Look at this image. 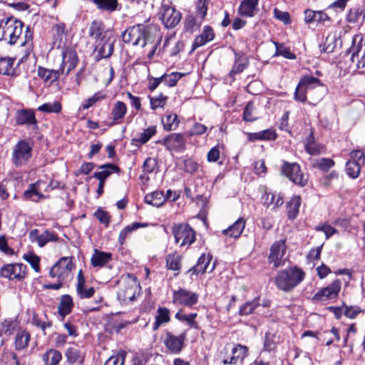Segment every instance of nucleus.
Listing matches in <instances>:
<instances>
[{
	"label": "nucleus",
	"instance_id": "1",
	"mask_svg": "<svg viewBox=\"0 0 365 365\" xmlns=\"http://www.w3.org/2000/svg\"><path fill=\"white\" fill-rule=\"evenodd\" d=\"M24 28V24L11 16L0 21V41L9 45L19 43L21 46H34V30L29 26Z\"/></svg>",
	"mask_w": 365,
	"mask_h": 365
},
{
	"label": "nucleus",
	"instance_id": "2",
	"mask_svg": "<svg viewBox=\"0 0 365 365\" xmlns=\"http://www.w3.org/2000/svg\"><path fill=\"white\" fill-rule=\"evenodd\" d=\"M73 257H61L50 269L49 277L56 278V283H47L43 285L44 289L58 290L61 289L76 265L73 262Z\"/></svg>",
	"mask_w": 365,
	"mask_h": 365
},
{
	"label": "nucleus",
	"instance_id": "3",
	"mask_svg": "<svg viewBox=\"0 0 365 365\" xmlns=\"http://www.w3.org/2000/svg\"><path fill=\"white\" fill-rule=\"evenodd\" d=\"M304 271L297 265L279 271L274 278L277 287L289 292L297 287L305 278Z\"/></svg>",
	"mask_w": 365,
	"mask_h": 365
},
{
	"label": "nucleus",
	"instance_id": "4",
	"mask_svg": "<svg viewBox=\"0 0 365 365\" xmlns=\"http://www.w3.org/2000/svg\"><path fill=\"white\" fill-rule=\"evenodd\" d=\"M343 58L349 68H363L365 66V41L360 34L353 36L351 46L348 48Z\"/></svg>",
	"mask_w": 365,
	"mask_h": 365
},
{
	"label": "nucleus",
	"instance_id": "5",
	"mask_svg": "<svg viewBox=\"0 0 365 365\" xmlns=\"http://www.w3.org/2000/svg\"><path fill=\"white\" fill-rule=\"evenodd\" d=\"M125 43L145 47L151 39V28L148 25L137 24L128 27L122 34Z\"/></svg>",
	"mask_w": 365,
	"mask_h": 365
},
{
	"label": "nucleus",
	"instance_id": "6",
	"mask_svg": "<svg viewBox=\"0 0 365 365\" xmlns=\"http://www.w3.org/2000/svg\"><path fill=\"white\" fill-rule=\"evenodd\" d=\"M119 286L117 292L118 299L123 303L133 301L136 297V292L140 284L133 274L128 273L121 276L118 281Z\"/></svg>",
	"mask_w": 365,
	"mask_h": 365
},
{
	"label": "nucleus",
	"instance_id": "7",
	"mask_svg": "<svg viewBox=\"0 0 365 365\" xmlns=\"http://www.w3.org/2000/svg\"><path fill=\"white\" fill-rule=\"evenodd\" d=\"M34 143L27 139L19 140L13 148L11 161L16 167L26 165L32 158Z\"/></svg>",
	"mask_w": 365,
	"mask_h": 365
},
{
	"label": "nucleus",
	"instance_id": "8",
	"mask_svg": "<svg viewBox=\"0 0 365 365\" xmlns=\"http://www.w3.org/2000/svg\"><path fill=\"white\" fill-rule=\"evenodd\" d=\"M175 242L180 247H190L196 241V231L187 222L175 223L171 228Z\"/></svg>",
	"mask_w": 365,
	"mask_h": 365
},
{
	"label": "nucleus",
	"instance_id": "9",
	"mask_svg": "<svg viewBox=\"0 0 365 365\" xmlns=\"http://www.w3.org/2000/svg\"><path fill=\"white\" fill-rule=\"evenodd\" d=\"M186 136L185 133H173L158 140L155 143L163 145L170 152L182 153L186 150Z\"/></svg>",
	"mask_w": 365,
	"mask_h": 365
},
{
	"label": "nucleus",
	"instance_id": "10",
	"mask_svg": "<svg viewBox=\"0 0 365 365\" xmlns=\"http://www.w3.org/2000/svg\"><path fill=\"white\" fill-rule=\"evenodd\" d=\"M172 302L177 306L192 308L198 303L199 294L185 288L179 287L172 292Z\"/></svg>",
	"mask_w": 365,
	"mask_h": 365
},
{
	"label": "nucleus",
	"instance_id": "11",
	"mask_svg": "<svg viewBox=\"0 0 365 365\" xmlns=\"http://www.w3.org/2000/svg\"><path fill=\"white\" fill-rule=\"evenodd\" d=\"M281 173L293 183L300 187H305L308 184V179L304 178L300 165L297 163H289L283 160Z\"/></svg>",
	"mask_w": 365,
	"mask_h": 365
},
{
	"label": "nucleus",
	"instance_id": "12",
	"mask_svg": "<svg viewBox=\"0 0 365 365\" xmlns=\"http://www.w3.org/2000/svg\"><path fill=\"white\" fill-rule=\"evenodd\" d=\"M160 19L168 29L175 28L180 21L182 14L171 2L163 4L159 11Z\"/></svg>",
	"mask_w": 365,
	"mask_h": 365
},
{
	"label": "nucleus",
	"instance_id": "13",
	"mask_svg": "<svg viewBox=\"0 0 365 365\" xmlns=\"http://www.w3.org/2000/svg\"><path fill=\"white\" fill-rule=\"evenodd\" d=\"M0 276L9 280L22 281L27 276V267L23 263L4 264L0 269Z\"/></svg>",
	"mask_w": 365,
	"mask_h": 365
},
{
	"label": "nucleus",
	"instance_id": "14",
	"mask_svg": "<svg viewBox=\"0 0 365 365\" xmlns=\"http://www.w3.org/2000/svg\"><path fill=\"white\" fill-rule=\"evenodd\" d=\"M341 288V282L340 279H336L331 284L317 292L311 300L314 303H318L336 299L339 297Z\"/></svg>",
	"mask_w": 365,
	"mask_h": 365
},
{
	"label": "nucleus",
	"instance_id": "15",
	"mask_svg": "<svg viewBox=\"0 0 365 365\" xmlns=\"http://www.w3.org/2000/svg\"><path fill=\"white\" fill-rule=\"evenodd\" d=\"M187 331L185 330L180 334L176 336L170 331L165 333L163 344L168 352L179 354L185 346Z\"/></svg>",
	"mask_w": 365,
	"mask_h": 365
},
{
	"label": "nucleus",
	"instance_id": "16",
	"mask_svg": "<svg viewBox=\"0 0 365 365\" xmlns=\"http://www.w3.org/2000/svg\"><path fill=\"white\" fill-rule=\"evenodd\" d=\"M79 62V58L76 51L71 46L63 48L62 60L59 65L64 76L67 77L69 73L73 71Z\"/></svg>",
	"mask_w": 365,
	"mask_h": 365
},
{
	"label": "nucleus",
	"instance_id": "17",
	"mask_svg": "<svg viewBox=\"0 0 365 365\" xmlns=\"http://www.w3.org/2000/svg\"><path fill=\"white\" fill-rule=\"evenodd\" d=\"M37 76L45 86L50 87L59 86L60 77L64 76V74L59 67L58 69H53L38 66L37 67Z\"/></svg>",
	"mask_w": 365,
	"mask_h": 365
},
{
	"label": "nucleus",
	"instance_id": "18",
	"mask_svg": "<svg viewBox=\"0 0 365 365\" xmlns=\"http://www.w3.org/2000/svg\"><path fill=\"white\" fill-rule=\"evenodd\" d=\"M286 240L275 241L270 247V252L268 256V262L273 264L274 268L284 264L283 257L286 253Z\"/></svg>",
	"mask_w": 365,
	"mask_h": 365
},
{
	"label": "nucleus",
	"instance_id": "19",
	"mask_svg": "<svg viewBox=\"0 0 365 365\" xmlns=\"http://www.w3.org/2000/svg\"><path fill=\"white\" fill-rule=\"evenodd\" d=\"M29 237L31 242H36L40 247H44L48 242L59 241L58 234L49 230L40 233L39 230L33 229L29 232Z\"/></svg>",
	"mask_w": 365,
	"mask_h": 365
},
{
	"label": "nucleus",
	"instance_id": "20",
	"mask_svg": "<svg viewBox=\"0 0 365 365\" xmlns=\"http://www.w3.org/2000/svg\"><path fill=\"white\" fill-rule=\"evenodd\" d=\"M212 259V255L210 253L202 254L200 257L198 258L196 264L192 266L191 268H190L187 273L190 274V276L192 275H198V274H203L205 272L211 273L213 272V270L215 268V262H214L210 269L209 265Z\"/></svg>",
	"mask_w": 365,
	"mask_h": 365
},
{
	"label": "nucleus",
	"instance_id": "21",
	"mask_svg": "<svg viewBox=\"0 0 365 365\" xmlns=\"http://www.w3.org/2000/svg\"><path fill=\"white\" fill-rule=\"evenodd\" d=\"M351 28L359 29L365 21V6L350 8L345 17Z\"/></svg>",
	"mask_w": 365,
	"mask_h": 365
},
{
	"label": "nucleus",
	"instance_id": "22",
	"mask_svg": "<svg viewBox=\"0 0 365 365\" xmlns=\"http://www.w3.org/2000/svg\"><path fill=\"white\" fill-rule=\"evenodd\" d=\"M42 185H46V181L38 180L35 182L29 185L28 189L23 192V199L26 201L38 203L42 200L48 198V196L41 192Z\"/></svg>",
	"mask_w": 365,
	"mask_h": 365
},
{
	"label": "nucleus",
	"instance_id": "23",
	"mask_svg": "<svg viewBox=\"0 0 365 365\" xmlns=\"http://www.w3.org/2000/svg\"><path fill=\"white\" fill-rule=\"evenodd\" d=\"M231 356H224L222 361L225 365L242 364L248 355V347L240 344H235L231 350Z\"/></svg>",
	"mask_w": 365,
	"mask_h": 365
},
{
	"label": "nucleus",
	"instance_id": "24",
	"mask_svg": "<svg viewBox=\"0 0 365 365\" xmlns=\"http://www.w3.org/2000/svg\"><path fill=\"white\" fill-rule=\"evenodd\" d=\"M96 43V45L94 48L96 61H99L103 58H108L113 55L114 52V41H110V38H106Z\"/></svg>",
	"mask_w": 365,
	"mask_h": 365
},
{
	"label": "nucleus",
	"instance_id": "25",
	"mask_svg": "<svg viewBox=\"0 0 365 365\" xmlns=\"http://www.w3.org/2000/svg\"><path fill=\"white\" fill-rule=\"evenodd\" d=\"M215 38V32L213 28L210 25L204 26L201 34L195 36L191 46L190 54L192 53L199 47L203 46L213 41Z\"/></svg>",
	"mask_w": 365,
	"mask_h": 365
},
{
	"label": "nucleus",
	"instance_id": "26",
	"mask_svg": "<svg viewBox=\"0 0 365 365\" xmlns=\"http://www.w3.org/2000/svg\"><path fill=\"white\" fill-rule=\"evenodd\" d=\"M235 55L234 63L232 69L229 72V77L233 81L235 80V76L242 73L250 66L249 58L242 51H236L233 50Z\"/></svg>",
	"mask_w": 365,
	"mask_h": 365
},
{
	"label": "nucleus",
	"instance_id": "27",
	"mask_svg": "<svg viewBox=\"0 0 365 365\" xmlns=\"http://www.w3.org/2000/svg\"><path fill=\"white\" fill-rule=\"evenodd\" d=\"M15 123L16 125H35L37 128L38 120L35 111L27 108L18 110L15 113Z\"/></svg>",
	"mask_w": 365,
	"mask_h": 365
},
{
	"label": "nucleus",
	"instance_id": "28",
	"mask_svg": "<svg viewBox=\"0 0 365 365\" xmlns=\"http://www.w3.org/2000/svg\"><path fill=\"white\" fill-rule=\"evenodd\" d=\"M76 291L80 299H89L92 297L96 292V289L93 287L89 288L86 287V278L82 269H80L77 274Z\"/></svg>",
	"mask_w": 365,
	"mask_h": 365
},
{
	"label": "nucleus",
	"instance_id": "29",
	"mask_svg": "<svg viewBox=\"0 0 365 365\" xmlns=\"http://www.w3.org/2000/svg\"><path fill=\"white\" fill-rule=\"evenodd\" d=\"M108 31L106 30L104 23L101 20H93L88 29V36L95 40V42L102 41L107 37Z\"/></svg>",
	"mask_w": 365,
	"mask_h": 365
},
{
	"label": "nucleus",
	"instance_id": "30",
	"mask_svg": "<svg viewBox=\"0 0 365 365\" xmlns=\"http://www.w3.org/2000/svg\"><path fill=\"white\" fill-rule=\"evenodd\" d=\"M128 111L126 104L120 101H116L111 109L110 116L112 121L108 124L111 127L120 124L125 118Z\"/></svg>",
	"mask_w": 365,
	"mask_h": 365
},
{
	"label": "nucleus",
	"instance_id": "31",
	"mask_svg": "<svg viewBox=\"0 0 365 365\" xmlns=\"http://www.w3.org/2000/svg\"><path fill=\"white\" fill-rule=\"evenodd\" d=\"M246 225V220L239 217L232 225L222 231L226 237L238 239L242 234Z\"/></svg>",
	"mask_w": 365,
	"mask_h": 365
},
{
	"label": "nucleus",
	"instance_id": "32",
	"mask_svg": "<svg viewBox=\"0 0 365 365\" xmlns=\"http://www.w3.org/2000/svg\"><path fill=\"white\" fill-rule=\"evenodd\" d=\"M74 307L73 297L70 294H66L61 297L57 310L62 321L72 312Z\"/></svg>",
	"mask_w": 365,
	"mask_h": 365
},
{
	"label": "nucleus",
	"instance_id": "33",
	"mask_svg": "<svg viewBox=\"0 0 365 365\" xmlns=\"http://www.w3.org/2000/svg\"><path fill=\"white\" fill-rule=\"evenodd\" d=\"M262 200L266 207L268 208L271 206H273L272 209L275 210L283 205L284 196L281 193L276 195L275 192L269 191L267 188H265L262 196Z\"/></svg>",
	"mask_w": 365,
	"mask_h": 365
},
{
	"label": "nucleus",
	"instance_id": "34",
	"mask_svg": "<svg viewBox=\"0 0 365 365\" xmlns=\"http://www.w3.org/2000/svg\"><path fill=\"white\" fill-rule=\"evenodd\" d=\"M304 21L308 24L313 23L324 24V22L331 20L328 14L323 11H313L307 9L304 11Z\"/></svg>",
	"mask_w": 365,
	"mask_h": 365
},
{
	"label": "nucleus",
	"instance_id": "35",
	"mask_svg": "<svg viewBox=\"0 0 365 365\" xmlns=\"http://www.w3.org/2000/svg\"><path fill=\"white\" fill-rule=\"evenodd\" d=\"M170 320V309L165 307H158L156 310L155 322L152 325V330L153 331L158 330L162 325L168 324Z\"/></svg>",
	"mask_w": 365,
	"mask_h": 365
},
{
	"label": "nucleus",
	"instance_id": "36",
	"mask_svg": "<svg viewBox=\"0 0 365 365\" xmlns=\"http://www.w3.org/2000/svg\"><path fill=\"white\" fill-rule=\"evenodd\" d=\"M101 171L96 172L91 178H96L97 180H102L106 182V179L109 178L112 173H121V169L119 166L113 163H106L99 166Z\"/></svg>",
	"mask_w": 365,
	"mask_h": 365
},
{
	"label": "nucleus",
	"instance_id": "37",
	"mask_svg": "<svg viewBox=\"0 0 365 365\" xmlns=\"http://www.w3.org/2000/svg\"><path fill=\"white\" fill-rule=\"evenodd\" d=\"M304 150L310 155H317L324 153L326 148L324 145L315 142L314 133L312 131L306 138Z\"/></svg>",
	"mask_w": 365,
	"mask_h": 365
},
{
	"label": "nucleus",
	"instance_id": "38",
	"mask_svg": "<svg viewBox=\"0 0 365 365\" xmlns=\"http://www.w3.org/2000/svg\"><path fill=\"white\" fill-rule=\"evenodd\" d=\"M31 341V334L26 329L16 333L14 346L16 351H20L25 350L28 348Z\"/></svg>",
	"mask_w": 365,
	"mask_h": 365
},
{
	"label": "nucleus",
	"instance_id": "39",
	"mask_svg": "<svg viewBox=\"0 0 365 365\" xmlns=\"http://www.w3.org/2000/svg\"><path fill=\"white\" fill-rule=\"evenodd\" d=\"M112 260L110 252L95 250L91 258V263L93 267H103Z\"/></svg>",
	"mask_w": 365,
	"mask_h": 365
},
{
	"label": "nucleus",
	"instance_id": "40",
	"mask_svg": "<svg viewBox=\"0 0 365 365\" xmlns=\"http://www.w3.org/2000/svg\"><path fill=\"white\" fill-rule=\"evenodd\" d=\"M197 316L198 314L197 312L186 314L184 313V309L182 308H180L175 313V318L182 323L185 322L190 328L199 329V324L196 321V318L197 317Z\"/></svg>",
	"mask_w": 365,
	"mask_h": 365
},
{
	"label": "nucleus",
	"instance_id": "41",
	"mask_svg": "<svg viewBox=\"0 0 365 365\" xmlns=\"http://www.w3.org/2000/svg\"><path fill=\"white\" fill-rule=\"evenodd\" d=\"M51 32L53 39V44L60 46L63 38L67 36L66 26L63 22L55 24L52 26Z\"/></svg>",
	"mask_w": 365,
	"mask_h": 365
},
{
	"label": "nucleus",
	"instance_id": "42",
	"mask_svg": "<svg viewBox=\"0 0 365 365\" xmlns=\"http://www.w3.org/2000/svg\"><path fill=\"white\" fill-rule=\"evenodd\" d=\"M148 225L149 224L148 222H135L131 225L125 226L119 233L118 242L120 245H123L125 243L126 239L130 233L140 228L147 227Z\"/></svg>",
	"mask_w": 365,
	"mask_h": 365
},
{
	"label": "nucleus",
	"instance_id": "43",
	"mask_svg": "<svg viewBox=\"0 0 365 365\" xmlns=\"http://www.w3.org/2000/svg\"><path fill=\"white\" fill-rule=\"evenodd\" d=\"M302 199L299 195H294L287 202V217L290 220H294L297 218L299 214V207L301 205Z\"/></svg>",
	"mask_w": 365,
	"mask_h": 365
},
{
	"label": "nucleus",
	"instance_id": "44",
	"mask_svg": "<svg viewBox=\"0 0 365 365\" xmlns=\"http://www.w3.org/2000/svg\"><path fill=\"white\" fill-rule=\"evenodd\" d=\"M260 295L255 297L252 300L243 303L239 309L238 314L240 317H247L255 313L257 308L260 306Z\"/></svg>",
	"mask_w": 365,
	"mask_h": 365
},
{
	"label": "nucleus",
	"instance_id": "45",
	"mask_svg": "<svg viewBox=\"0 0 365 365\" xmlns=\"http://www.w3.org/2000/svg\"><path fill=\"white\" fill-rule=\"evenodd\" d=\"M157 128L155 125H150L143 130L138 138H133L131 140V145L135 147H140L145 144L150 139L156 134Z\"/></svg>",
	"mask_w": 365,
	"mask_h": 365
},
{
	"label": "nucleus",
	"instance_id": "46",
	"mask_svg": "<svg viewBox=\"0 0 365 365\" xmlns=\"http://www.w3.org/2000/svg\"><path fill=\"white\" fill-rule=\"evenodd\" d=\"M144 200L148 205L159 207L166 202V197H165L163 191L155 190L147 194Z\"/></svg>",
	"mask_w": 365,
	"mask_h": 365
},
{
	"label": "nucleus",
	"instance_id": "47",
	"mask_svg": "<svg viewBox=\"0 0 365 365\" xmlns=\"http://www.w3.org/2000/svg\"><path fill=\"white\" fill-rule=\"evenodd\" d=\"M93 3L98 9L109 13L120 10L121 9L118 0H93Z\"/></svg>",
	"mask_w": 365,
	"mask_h": 365
},
{
	"label": "nucleus",
	"instance_id": "48",
	"mask_svg": "<svg viewBox=\"0 0 365 365\" xmlns=\"http://www.w3.org/2000/svg\"><path fill=\"white\" fill-rule=\"evenodd\" d=\"M182 255L177 252L170 253L165 257V267L169 270L180 271L182 267Z\"/></svg>",
	"mask_w": 365,
	"mask_h": 365
},
{
	"label": "nucleus",
	"instance_id": "49",
	"mask_svg": "<svg viewBox=\"0 0 365 365\" xmlns=\"http://www.w3.org/2000/svg\"><path fill=\"white\" fill-rule=\"evenodd\" d=\"M62 359L61 353L54 349H47L42 355L44 365H58Z\"/></svg>",
	"mask_w": 365,
	"mask_h": 365
},
{
	"label": "nucleus",
	"instance_id": "50",
	"mask_svg": "<svg viewBox=\"0 0 365 365\" xmlns=\"http://www.w3.org/2000/svg\"><path fill=\"white\" fill-rule=\"evenodd\" d=\"M163 130L170 132L176 130L180 125V120L177 114H167L161 118Z\"/></svg>",
	"mask_w": 365,
	"mask_h": 365
},
{
	"label": "nucleus",
	"instance_id": "51",
	"mask_svg": "<svg viewBox=\"0 0 365 365\" xmlns=\"http://www.w3.org/2000/svg\"><path fill=\"white\" fill-rule=\"evenodd\" d=\"M259 0H243L238 9V12L242 16L252 17L258 5Z\"/></svg>",
	"mask_w": 365,
	"mask_h": 365
},
{
	"label": "nucleus",
	"instance_id": "52",
	"mask_svg": "<svg viewBox=\"0 0 365 365\" xmlns=\"http://www.w3.org/2000/svg\"><path fill=\"white\" fill-rule=\"evenodd\" d=\"M46 321L42 320L40 316L36 312H33L31 315V324L38 329H40L43 334L46 335V330L53 326V322L48 319L46 314H44Z\"/></svg>",
	"mask_w": 365,
	"mask_h": 365
},
{
	"label": "nucleus",
	"instance_id": "53",
	"mask_svg": "<svg viewBox=\"0 0 365 365\" xmlns=\"http://www.w3.org/2000/svg\"><path fill=\"white\" fill-rule=\"evenodd\" d=\"M65 356L69 364H83L84 361V356L81 354V351L75 347H68L65 351Z\"/></svg>",
	"mask_w": 365,
	"mask_h": 365
},
{
	"label": "nucleus",
	"instance_id": "54",
	"mask_svg": "<svg viewBox=\"0 0 365 365\" xmlns=\"http://www.w3.org/2000/svg\"><path fill=\"white\" fill-rule=\"evenodd\" d=\"M202 22V19H200L197 16H195L192 14L187 15L184 22L185 30L187 32L193 34L199 30Z\"/></svg>",
	"mask_w": 365,
	"mask_h": 365
},
{
	"label": "nucleus",
	"instance_id": "55",
	"mask_svg": "<svg viewBox=\"0 0 365 365\" xmlns=\"http://www.w3.org/2000/svg\"><path fill=\"white\" fill-rule=\"evenodd\" d=\"M273 44L275 46L276 51L274 53V56H283L284 58L289 60H294L297 58V56L294 53H292L290 51L289 47L284 46V43H279L275 41H272Z\"/></svg>",
	"mask_w": 365,
	"mask_h": 365
},
{
	"label": "nucleus",
	"instance_id": "56",
	"mask_svg": "<svg viewBox=\"0 0 365 365\" xmlns=\"http://www.w3.org/2000/svg\"><path fill=\"white\" fill-rule=\"evenodd\" d=\"M335 161L331 158H321L314 160L312 167L322 172L327 173L335 166Z\"/></svg>",
	"mask_w": 365,
	"mask_h": 365
},
{
	"label": "nucleus",
	"instance_id": "57",
	"mask_svg": "<svg viewBox=\"0 0 365 365\" xmlns=\"http://www.w3.org/2000/svg\"><path fill=\"white\" fill-rule=\"evenodd\" d=\"M107 94L103 91H99L96 92L92 96L88 98L83 103L81 104V108L83 110H88L98 102H101L107 98Z\"/></svg>",
	"mask_w": 365,
	"mask_h": 365
},
{
	"label": "nucleus",
	"instance_id": "58",
	"mask_svg": "<svg viewBox=\"0 0 365 365\" xmlns=\"http://www.w3.org/2000/svg\"><path fill=\"white\" fill-rule=\"evenodd\" d=\"M1 361L6 365H22L16 353L11 349L4 350Z\"/></svg>",
	"mask_w": 365,
	"mask_h": 365
},
{
	"label": "nucleus",
	"instance_id": "59",
	"mask_svg": "<svg viewBox=\"0 0 365 365\" xmlns=\"http://www.w3.org/2000/svg\"><path fill=\"white\" fill-rule=\"evenodd\" d=\"M15 59L9 57H0V73L4 75H15L13 65Z\"/></svg>",
	"mask_w": 365,
	"mask_h": 365
},
{
	"label": "nucleus",
	"instance_id": "60",
	"mask_svg": "<svg viewBox=\"0 0 365 365\" xmlns=\"http://www.w3.org/2000/svg\"><path fill=\"white\" fill-rule=\"evenodd\" d=\"M186 73L180 72H172L170 73H163L161 77L163 78V82L166 86L174 87L178 84V81Z\"/></svg>",
	"mask_w": 365,
	"mask_h": 365
},
{
	"label": "nucleus",
	"instance_id": "61",
	"mask_svg": "<svg viewBox=\"0 0 365 365\" xmlns=\"http://www.w3.org/2000/svg\"><path fill=\"white\" fill-rule=\"evenodd\" d=\"M362 166H364V165L355 161L347 160L345 165L346 173L349 178L356 179L359 176Z\"/></svg>",
	"mask_w": 365,
	"mask_h": 365
},
{
	"label": "nucleus",
	"instance_id": "62",
	"mask_svg": "<svg viewBox=\"0 0 365 365\" xmlns=\"http://www.w3.org/2000/svg\"><path fill=\"white\" fill-rule=\"evenodd\" d=\"M37 110L46 113H59L62 110V105L59 101L46 103L38 107Z\"/></svg>",
	"mask_w": 365,
	"mask_h": 365
},
{
	"label": "nucleus",
	"instance_id": "63",
	"mask_svg": "<svg viewBox=\"0 0 365 365\" xmlns=\"http://www.w3.org/2000/svg\"><path fill=\"white\" fill-rule=\"evenodd\" d=\"M299 86H302L307 89H312L314 86H322L324 84L321 82L320 79L314 76H302L299 83Z\"/></svg>",
	"mask_w": 365,
	"mask_h": 365
},
{
	"label": "nucleus",
	"instance_id": "64",
	"mask_svg": "<svg viewBox=\"0 0 365 365\" xmlns=\"http://www.w3.org/2000/svg\"><path fill=\"white\" fill-rule=\"evenodd\" d=\"M127 353L124 350H120L115 354L110 356L103 365H124Z\"/></svg>",
	"mask_w": 365,
	"mask_h": 365
}]
</instances>
